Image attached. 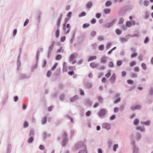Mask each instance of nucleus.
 Segmentation results:
<instances>
[{"mask_svg":"<svg viewBox=\"0 0 153 153\" xmlns=\"http://www.w3.org/2000/svg\"><path fill=\"white\" fill-rule=\"evenodd\" d=\"M77 56V54L76 53H73L71 54L70 57V61L73 64H74L76 62V61L74 59Z\"/></svg>","mask_w":153,"mask_h":153,"instance_id":"f257e3e1","label":"nucleus"},{"mask_svg":"<svg viewBox=\"0 0 153 153\" xmlns=\"http://www.w3.org/2000/svg\"><path fill=\"white\" fill-rule=\"evenodd\" d=\"M65 23L64 24L63 29L64 30L65 32H66V33H68L70 31V27L69 24H67L66 26V27L65 26Z\"/></svg>","mask_w":153,"mask_h":153,"instance_id":"f03ea898","label":"nucleus"},{"mask_svg":"<svg viewBox=\"0 0 153 153\" xmlns=\"http://www.w3.org/2000/svg\"><path fill=\"white\" fill-rule=\"evenodd\" d=\"M102 128L107 130H109L111 128L110 125L107 123H103L102 125Z\"/></svg>","mask_w":153,"mask_h":153,"instance_id":"7ed1b4c3","label":"nucleus"},{"mask_svg":"<svg viewBox=\"0 0 153 153\" xmlns=\"http://www.w3.org/2000/svg\"><path fill=\"white\" fill-rule=\"evenodd\" d=\"M106 110L104 109H102L100 111L99 113V115L100 117H103L106 114Z\"/></svg>","mask_w":153,"mask_h":153,"instance_id":"20e7f679","label":"nucleus"},{"mask_svg":"<svg viewBox=\"0 0 153 153\" xmlns=\"http://www.w3.org/2000/svg\"><path fill=\"white\" fill-rule=\"evenodd\" d=\"M97 59V56H89L88 59V61L90 62L95 60Z\"/></svg>","mask_w":153,"mask_h":153,"instance_id":"39448f33","label":"nucleus"},{"mask_svg":"<svg viewBox=\"0 0 153 153\" xmlns=\"http://www.w3.org/2000/svg\"><path fill=\"white\" fill-rule=\"evenodd\" d=\"M90 66L93 68H97L98 66V65L97 64L95 63L94 62L91 63L90 64Z\"/></svg>","mask_w":153,"mask_h":153,"instance_id":"423d86ee","label":"nucleus"},{"mask_svg":"<svg viewBox=\"0 0 153 153\" xmlns=\"http://www.w3.org/2000/svg\"><path fill=\"white\" fill-rule=\"evenodd\" d=\"M116 20L115 19H114L112 20L111 22V23H109L108 24H107L106 25V26L107 27H110L112 25V24H114Z\"/></svg>","mask_w":153,"mask_h":153,"instance_id":"0eeeda50","label":"nucleus"},{"mask_svg":"<svg viewBox=\"0 0 153 153\" xmlns=\"http://www.w3.org/2000/svg\"><path fill=\"white\" fill-rule=\"evenodd\" d=\"M106 57L105 56L102 57L101 59V63H105L106 62Z\"/></svg>","mask_w":153,"mask_h":153,"instance_id":"6e6552de","label":"nucleus"},{"mask_svg":"<svg viewBox=\"0 0 153 153\" xmlns=\"http://www.w3.org/2000/svg\"><path fill=\"white\" fill-rule=\"evenodd\" d=\"M78 98L77 96H74V97L71 98L70 99V101L71 102H73L75 101Z\"/></svg>","mask_w":153,"mask_h":153,"instance_id":"1a4fd4ad","label":"nucleus"},{"mask_svg":"<svg viewBox=\"0 0 153 153\" xmlns=\"http://www.w3.org/2000/svg\"><path fill=\"white\" fill-rule=\"evenodd\" d=\"M111 71L108 70L107 73L105 75V76L107 78L111 76Z\"/></svg>","mask_w":153,"mask_h":153,"instance_id":"9d476101","label":"nucleus"},{"mask_svg":"<svg viewBox=\"0 0 153 153\" xmlns=\"http://www.w3.org/2000/svg\"><path fill=\"white\" fill-rule=\"evenodd\" d=\"M92 4L91 2H89L86 4V7L87 8H89L92 6Z\"/></svg>","mask_w":153,"mask_h":153,"instance_id":"9b49d317","label":"nucleus"},{"mask_svg":"<svg viewBox=\"0 0 153 153\" xmlns=\"http://www.w3.org/2000/svg\"><path fill=\"white\" fill-rule=\"evenodd\" d=\"M132 25L131 23L129 21H127L126 23V26L128 27H130Z\"/></svg>","mask_w":153,"mask_h":153,"instance_id":"f8f14e48","label":"nucleus"},{"mask_svg":"<svg viewBox=\"0 0 153 153\" xmlns=\"http://www.w3.org/2000/svg\"><path fill=\"white\" fill-rule=\"evenodd\" d=\"M136 129L138 130H140L141 131H145V129L143 128H142L140 126H138L137 127Z\"/></svg>","mask_w":153,"mask_h":153,"instance_id":"ddd939ff","label":"nucleus"},{"mask_svg":"<svg viewBox=\"0 0 153 153\" xmlns=\"http://www.w3.org/2000/svg\"><path fill=\"white\" fill-rule=\"evenodd\" d=\"M111 10L109 9H104V12L105 13L108 14L110 13Z\"/></svg>","mask_w":153,"mask_h":153,"instance_id":"4468645a","label":"nucleus"},{"mask_svg":"<svg viewBox=\"0 0 153 153\" xmlns=\"http://www.w3.org/2000/svg\"><path fill=\"white\" fill-rule=\"evenodd\" d=\"M141 108V106L139 105H137L134 107V108H132V109H140Z\"/></svg>","mask_w":153,"mask_h":153,"instance_id":"2eb2a0df","label":"nucleus"},{"mask_svg":"<svg viewBox=\"0 0 153 153\" xmlns=\"http://www.w3.org/2000/svg\"><path fill=\"white\" fill-rule=\"evenodd\" d=\"M141 66L143 69L146 70V69L147 68L146 64L144 63H143L142 64Z\"/></svg>","mask_w":153,"mask_h":153,"instance_id":"dca6fc26","label":"nucleus"},{"mask_svg":"<svg viewBox=\"0 0 153 153\" xmlns=\"http://www.w3.org/2000/svg\"><path fill=\"white\" fill-rule=\"evenodd\" d=\"M61 21V18L59 19H58L57 23V25L58 27H59L60 26V22Z\"/></svg>","mask_w":153,"mask_h":153,"instance_id":"f3484780","label":"nucleus"},{"mask_svg":"<svg viewBox=\"0 0 153 153\" xmlns=\"http://www.w3.org/2000/svg\"><path fill=\"white\" fill-rule=\"evenodd\" d=\"M111 2L110 1H107L105 3V5L107 7H108L111 5Z\"/></svg>","mask_w":153,"mask_h":153,"instance_id":"a211bd4d","label":"nucleus"},{"mask_svg":"<svg viewBox=\"0 0 153 153\" xmlns=\"http://www.w3.org/2000/svg\"><path fill=\"white\" fill-rule=\"evenodd\" d=\"M149 2L147 1H145L143 2L144 5L145 6H147L149 4Z\"/></svg>","mask_w":153,"mask_h":153,"instance_id":"6ab92c4d","label":"nucleus"},{"mask_svg":"<svg viewBox=\"0 0 153 153\" xmlns=\"http://www.w3.org/2000/svg\"><path fill=\"white\" fill-rule=\"evenodd\" d=\"M59 32L58 29H57L56 32V37L58 38L59 36Z\"/></svg>","mask_w":153,"mask_h":153,"instance_id":"aec40b11","label":"nucleus"},{"mask_svg":"<svg viewBox=\"0 0 153 153\" xmlns=\"http://www.w3.org/2000/svg\"><path fill=\"white\" fill-rule=\"evenodd\" d=\"M115 79V74H113L111 77L110 78V79L111 80L113 81V82H114Z\"/></svg>","mask_w":153,"mask_h":153,"instance_id":"412c9836","label":"nucleus"},{"mask_svg":"<svg viewBox=\"0 0 153 153\" xmlns=\"http://www.w3.org/2000/svg\"><path fill=\"white\" fill-rule=\"evenodd\" d=\"M139 123V121L138 119H135L134 121V125H138Z\"/></svg>","mask_w":153,"mask_h":153,"instance_id":"4be33fe9","label":"nucleus"},{"mask_svg":"<svg viewBox=\"0 0 153 153\" xmlns=\"http://www.w3.org/2000/svg\"><path fill=\"white\" fill-rule=\"evenodd\" d=\"M120 40L122 42H125L127 41L128 40V39L126 38H122L120 39Z\"/></svg>","mask_w":153,"mask_h":153,"instance_id":"5701e85b","label":"nucleus"},{"mask_svg":"<svg viewBox=\"0 0 153 153\" xmlns=\"http://www.w3.org/2000/svg\"><path fill=\"white\" fill-rule=\"evenodd\" d=\"M124 19L123 18H120L119 21V24H121L123 23L124 22Z\"/></svg>","mask_w":153,"mask_h":153,"instance_id":"b1692460","label":"nucleus"},{"mask_svg":"<svg viewBox=\"0 0 153 153\" xmlns=\"http://www.w3.org/2000/svg\"><path fill=\"white\" fill-rule=\"evenodd\" d=\"M116 33L118 35L120 34L121 33V31L118 29L116 30Z\"/></svg>","mask_w":153,"mask_h":153,"instance_id":"393cba45","label":"nucleus"},{"mask_svg":"<svg viewBox=\"0 0 153 153\" xmlns=\"http://www.w3.org/2000/svg\"><path fill=\"white\" fill-rule=\"evenodd\" d=\"M122 63V61L121 60H119L117 62V65L118 66H120L121 65Z\"/></svg>","mask_w":153,"mask_h":153,"instance_id":"a878e982","label":"nucleus"},{"mask_svg":"<svg viewBox=\"0 0 153 153\" xmlns=\"http://www.w3.org/2000/svg\"><path fill=\"white\" fill-rule=\"evenodd\" d=\"M57 65H58L57 63H56L54 64V65L53 66V67L52 68V70H54L55 69V68L57 67Z\"/></svg>","mask_w":153,"mask_h":153,"instance_id":"bb28decb","label":"nucleus"},{"mask_svg":"<svg viewBox=\"0 0 153 153\" xmlns=\"http://www.w3.org/2000/svg\"><path fill=\"white\" fill-rule=\"evenodd\" d=\"M99 50L100 51H102L104 49V46L103 45H101L99 47Z\"/></svg>","mask_w":153,"mask_h":153,"instance_id":"cd10ccee","label":"nucleus"},{"mask_svg":"<svg viewBox=\"0 0 153 153\" xmlns=\"http://www.w3.org/2000/svg\"><path fill=\"white\" fill-rule=\"evenodd\" d=\"M86 88H91V87H92V85H91V84H89V83H88V84H87L86 85Z\"/></svg>","mask_w":153,"mask_h":153,"instance_id":"c85d7f7f","label":"nucleus"},{"mask_svg":"<svg viewBox=\"0 0 153 153\" xmlns=\"http://www.w3.org/2000/svg\"><path fill=\"white\" fill-rule=\"evenodd\" d=\"M90 25L88 24H84L83 25V27L84 28H85L89 27Z\"/></svg>","mask_w":153,"mask_h":153,"instance_id":"c756f323","label":"nucleus"},{"mask_svg":"<svg viewBox=\"0 0 153 153\" xmlns=\"http://www.w3.org/2000/svg\"><path fill=\"white\" fill-rule=\"evenodd\" d=\"M86 15V13L85 12H82L81 14L79 15V17H82L85 16Z\"/></svg>","mask_w":153,"mask_h":153,"instance_id":"7c9ffc66","label":"nucleus"},{"mask_svg":"<svg viewBox=\"0 0 153 153\" xmlns=\"http://www.w3.org/2000/svg\"><path fill=\"white\" fill-rule=\"evenodd\" d=\"M137 55V54L136 53H134L131 55V58H133L136 57Z\"/></svg>","mask_w":153,"mask_h":153,"instance_id":"2f4dec72","label":"nucleus"},{"mask_svg":"<svg viewBox=\"0 0 153 153\" xmlns=\"http://www.w3.org/2000/svg\"><path fill=\"white\" fill-rule=\"evenodd\" d=\"M47 121V117H44L42 120V122L43 124H45Z\"/></svg>","mask_w":153,"mask_h":153,"instance_id":"473e14b6","label":"nucleus"},{"mask_svg":"<svg viewBox=\"0 0 153 153\" xmlns=\"http://www.w3.org/2000/svg\"><path fill=\"white\" fill-rule=\"evenodd\" d=\"M134 70L135 71L138 72L140 70L139 68L138 67H136L134 68Z\"/></svg>","mask_w":153,"mask_h":153,"instance_id":"72a5a7b5","label":"nucleus"},{"mask_svg":"<svg viewBox=\"0 0 153 153\" xmlns=\"http://www.w3.org/2000/svg\"><path fill=\"white\" fill-rule=\"evenodd\" d=\"M33 137H30L29 138L28 142L29 143H31L33 141Z\"/></svg>","mask_w":153,"mask_h":153,"instance_id":"f704fd0d","label":"nucleus"},{"mask_svg":"<svg viewBox=\"0 0 153 153\" xmlns=\"http://www.w3.org/2000/svg\"><path fill=\"white\" fill-rule=\"evenodd\" d=\"M96 34V32L95 31H92L91 33V35L92 36H95Z\"/></svg>","mask_w":153,"mask_h":153,"instance_id":"c9c22d12","label":"nucleus"},{"mask_svg":"<svg viewBox=\"0 0 153 153\" xmlns=\"http://www.w3.org/2000/svg\"><path fill=\"white\" fill-rule=\"evenodd\" d=\"M62 57L61 55H58L56 58V59L57 60H60L61 59Z\"/></svg>","mask_w":153,"mask_h":153,"instance_id":"e433bc0d","label":"nucleus"},{"mask_svg":"<svg viewBox=\"0 0 153 153\" xmlns=\"http://www.w3.org/2000/svg\"><path fill=\"white\" fill-rule=\"evenodd\" d=\"M118 147V146L117 144L114 145L113 147V150L114 151H116L117 148Z\"/></svg>","mask_w":153,"mask_h":153,"instance_id":"4c0bfd02","label":"nucleus"},{"mask_svg":"<svg viewBox=\"0 0 153 153\" xmlns=\"http://www.w3.org/2000/svg\"><path fill=\"white\" fill-rule=\"evenodd\" d=\"M120 100V98H118L116 99L114 101V103L116 104L119 102Z\"/></svg>","mask_w":153,"mask_h":153,"instance_id":"58836bf2","label":"nucleus"},{"mask_svg":"<svg viewBox=\"0 0 153 153\" xmlns=\"http://www.w3.org/2000/svg\"><path fill=\"white\" fill-rule=\"evenodd\" d=\"M29 20L28 19H27L26 20V21L25 22L24 24V26H26L27 25V24L29 22Z\"/></svg>","mask_w":153,"mask_h":153,"instance_id":"ea45409f","label":"nucleus"},{"mask_svg":"<svg viewBox=\"0 0 153 153\" xmlns=\"http://www.w3.org/2000/svg\"><path fill=\"white\" fill-rule=\"evenodd\" d=\"M126 71H123L122 72V76L123 77H124L126 75Z\"/></svg>","mask_w":153,"mask_h":153,"instance_id":"a19ab883","label":"nucleus"},{"mask_svg":"<svg viewBox=\"0 0 153 153\" xmlns=\"http://www.w3.org/2000/svg\"><path fill=\"white\" fill-rule=\"evenodd\" d=\"M108 66L110 67H112L113 66V64L112 62H110L108 63Z\"/></svg>","mask_w":153,"mask_h":153,"instance_id":"79ce46f5","label":"nucleus"},{"mask_svg":"<svg viewBox=\"0 0 153 153\" xmlns=\"http://www.w3.org/2000/svg\"><path fill=\"white\" fill-rule=\"evenodd\" d=\"M66 38L65 36L62 37L60 39V40L61 42H64L65 39Z\"/></svg>","mask_w":153,"mask_h":153,"instance_id":"37998d69","label":"nucleus"},{"mask_svg":"<svg viewBox=\"0 0 153 153\" xmlns=\"http://www.w3.org/2000/svg\"><path fill=\"white\" fill-rule=\"evenodd\" d=\"M39 148L40 150H44L45 148L43 146L41 145L39 146Z\"/></svg>","mask_w":153,"mask_h":153,"instance_id":"c03bdc74","label":"nucleus"},{"mask_svg":"<svg viewBox=\"0 0 153 153\" xmlns=\"http://www.w3.org/2000/svg\"><path fill=\"white\" fill-rule=\"evenodd\" d=\"M136 64V62L134 61H133L130 64V66L131 67L133 66L134 65H135Z\"/></svg>","mask_w":153,"mask_h":153,"instance_id":"a18cd8bd","label":"nucleus"},{"mask_svg":"<svg viewBox=\"0 0 153 153\" xmlns=\"http://www.w3.org/2000/svg\"><path fill=\"white\" fill-rule=\"evenodd\" d=\"M127 82L129 84H133V82L132 80H128L127 81Z\"/></svg>","mask_w":153,"mask_h":153,"instance_id":"49530a36","label":"nucleus"},{"mask_svg":"<svg viewBox=\"0 0 153 153\" xmlns=\"http://www.w3.org/2000/svg\"><path fill=\"white\" fill-rule=\"evenodd\" d=\"M51 72L50 71H48V72H47V76L48 77L50 76L51 75Z\"/></svg>","mask_w":153,"mask_h":153,"instance_id":"de8ad7c7","label":"nucleus"},{"mask_svg":"<svg viewBox=\"0 0 153 153\" xmlns=\"http://www.w3.org/2000/svg\"><path fill=\"white\" fill-rule=\"evenodd\" d=\"M54 43L53 42L51 46L49 48V49L50 50H52L53 48V47H54Z\"/></svg>","mask_w":153,"mask_h":153,"instance_id":"09e8293b","label":"nucleus"},{"mask_svg":"<svg viewBox=\"0 0 153 153\" xmlns=\"http://www.w3.org/2000/svg\"><path fill=\"white\" fill-rule=\"evenodd\" d=\"M119 109L117 107H115L114 108V112H117L119 111Z\"/></svg>","mask_w":153,"mask_h":153,"instance_id":"8fccbe9b","label":"nucleus"},{"mask_svg":"<svg viewBox=\"0 0 153 153\" xmlns=\"http://www.w3.org/2000/svg\"><path fill=\"white\" fill-rule=\"evenodd\" d=\"M91 112L90 111H88L86 113V115L87 116H89L90 115Z\"/></svg>","mask_w":153,"mask_h":153,"instance_id":"3c124183","label":"nucleus"},{"mask_svg":"<svg viewBox=\"0 0 153 153\" xmlns=\"http://www.w3.org/2000/svg\"><path fill=\"white\" fill-rule=\"evenodd\" d=\"M64 51V50L62 49V48H61L60 49H59L58 51L57 52H63Z\"/></svg>","mask_w":153,"mask_h":153,"instance_id":"603ef678","label":"nucleus"},{"mask_svg":"<svg viewBox=\"0 0 153 153\" xmlns=\"http://www.w3.org/2000/svg\"><path fill=\"white\" fill-rule=\"evenodd\" d=\"M111 45V44L110 43H108L106 45V48L108 49Z\"/></svg>","mask_w":153,"mask_h":153,"instance_id":"864d4df0","label":"nucleus"},{"mask_svg":"<svg viewBox=\"0 0 153 153\" xmlns=\"http://www.w3.org/2000/svg\"><path fill=\"white\" fill-rule=\"evenodd\" d=\"M98 39L99 41L102 40L104 39L103 38L102 36H99L98 37Z\"/></svg>","mask_w":153,"mask_h":153,"instance_id":"5fc2aeb1","label":"nucleus"},{"mask_svg":"<svg viewBox=\"0 0 153 153\" xmlns=\"http://www.w3.org/2000/svg\"><path fill=\"white\" fill-rule=\"evenodd\" d=\"M98 100L100 102H102V97H101L100 96H99L98 97Z\"/></svg>","mask_w":153,"mask_h":153,"instance_id":"6e6d98bb","label":"nucleus"},{"mask_svg":"<svg viewBox=\"0 0 153 153\" xmlns=\"http://www.w3.org/2000/svg\"><path fill=\"white\" fill-rule=\"evenodd\" d=\"M115 118V116L114 115H112L111 118H110V120H114Z\"/></svg>","mask_w":153,"mask_h":153,"instance_id":"4d7b16f0","label":"nucleus"},{"mask_svg":"<svg viewBox=\"0 0 153 153\" xmlns=\"http://www.w3.org/2000/svg\"><path fill=\"white\" fill-rule=\"evenodd\" d=\"M149 38L148 37H146L145 39V40L144 41V43H147V42H149Z\"/></svg>","mask_w":153,"mask_h":153,"instance_id":"13d9d810","label":"nucleus"},{"mask_svg":"<svg viewBox=\"0 0 153 153\" xmlns=\"http://www.w3.org/2000/svg\"><path fill=\"white\" fill-rule=\"evenodd\" d=\"M28 123L27 122H25L24 124V126L25 127H27L28 126Z\"/></svg>","mask_w":153,"mask_h":153,"instance_id":"bf43d9fd","label":"nucleus"},{"mask_svg":"<svg viewBox=\"0 0 153 153\" xmlns=\"http://www.w3.org/2000/svg\"><path fill=\"white\" fill-rule=\"evenodd\" d=\"M137 76V75L135 74H132L131 77L132 78H135Z\"/></svg>","mask_w":153,"mask_h":153,"instance_id":"052dcab7","label":"nucleus"},{"mask_svg":"<svg viewBox=\"0 0 153 153\" xmlns=\"http://www.w3.org/2000/svg\"><path fill=\"white\" fill-rule=\"evenodd\" d=\"M96 22V20L95 19H93L91 21V23L92 24H94Z\"/></svg>","mask_w":153,"mask_h":153,"instance_id":"680f3d73","label":"nucleus"},{"mask_svg":"<svg viewBox=\"0 0 153 153\" xmlns=\"http://www.w3.org/2000/svg\"><path fill=\"white\" fill-rule=\"evenodd\" d=\"M139 36L138 33H136L133 34L131 36V37H138Z\"/></svg>","mask_w":153,"mask_h":153,"instance_id":"e2e57ef3","label":"nucleus"},{"mask_svg":"<svg viewBox=\"0 0 153 153\" xmlns=\"http://www.w3.org/2000/svg\"><path fill=\"white\" fill-rule=\"evenodd\" d=\"M101 16V15L100 13H97L96 15V17L98 18H100Z\"/></svg>","mask_w":153,"mask_h":153,"instance_id":"0e129e2a","label":"nucleus"},{"mask_svg":"<svg viewBox=\"0 0 153 153\" xmlns=\"http://www.w3.org/2000/svg\"><path fill=\"white\" fill-rule=\"evenodd\" d=\"M96 45H97L95 43L93 44L92 45V47H93V49H94L96 47Z\"/></svg>","mask_w":153,"mask_h":153,"instance_id":"69168bd1","label":"nucleus"},{"mask_svg":"<svg viewBox=\"0 0 153 153\" xmlns=\"http://www.w3.org/2000/svg\"><path fill=\"white\" fill-rule=\"evenodd\" d=\"M17 33V31L16 30H15L13 32V36H15L16 34Z\"/></svg>","mask_w":153,"mask_h":153,"instance_id":"338daca9","label":"nucleus"},{"mask_svg":"<svg viewBox=\"0 0 153 153\" xmlns=\"http://www.w3.org/2000/svg\"><path fill=\"white\" fill-rule=\"evenodd\" d=\"M86 103L87 104H90V101L89 100H87L85 101Z\"/></svg>","mask_w":153,"mask_h":153,"instance_id":"774afa93","label":"nucleus"}]
</instances>
